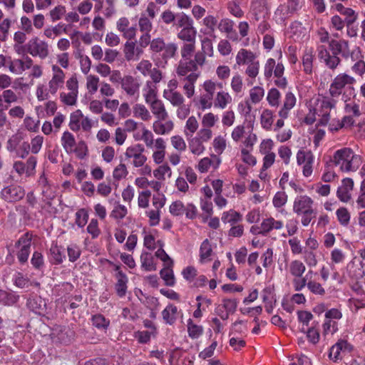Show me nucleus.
Masks as SVG:
<instances>
[{"label":"nucleus","mask_w":365,"mask_h":365,"mask_svg":"<svg viewBox=\"0 0 365 365\" xmlns=\"http://www.w3.org/2000/svg\"><path fill=\"white\" fill-rule=\"evenodd\" d=\"M195 48V42L183 43L180 47L181 59L176 67L178 81L182 85L187 98L193 96L195 84L200 76V66L196 61Z\"/></svg>","instance_id":"nucleus-1"},{"label":"nucleus","mask_w":365,"mask_h":365,"mask_svg":"<svg viewBox=\"0 0 365 365\" xmlns=\"http://www.w3.org/2000/svg\"><path fill=\"white\" fill-rule=\"evenodd\" d=\"M329 49L324 45L317 46V51L319 59L324 63L326 66L331 70H335L341 63L340 54L344 58H350L352 61L361 57L359 47L350 50L349 43L344 38L339 40L331 39L329 41Z\"/></svg>","instance_id":"nucleus-2"},{"label":"nucleus","mask_w":365,"mask_h":365,"mask_svg":"<svg viewBox=\"0 0 365 365\" xmlns=\"http://www.w3.org/2000/svg\"><path fill=\"white\" fill-rule=\"evenodd\" d=\"M331 162L339 167L343 173L355 172L362 163L361 157L354 153L350 148H343L336 150Z\"/></svg>","instance_id":"nucleus-3"},{"label":"nucleus","mask_w":365,"mask_h":365,"mask_svg":"<svg viewBox=\"0 0 365 365\" xmlns=\"http://www.w3.org/2000/svg\"><path fill=\"white\" fill-rule=\"evenodd\" d=\"M284 66L282 62L276 61L274 58H269L267 60L264 66V75L267 80H269L272 75L276 78L274 85L279 88L285 89L288 82L284 76Z\"/></svg>","instance_id":"nucleus-4"},{"label":"nucleus","mask_w":365,"mask_h":365,"mask_svg":"<svg viewBox=\"0 0 365 365\" xmlns=\"http://www.w3.org/2000/svg\"><path fill=\"white\" fill-rule=\"evenodd\" d=\"M145 151L143 145L137 143L128 147L125 152V157L128 160L134 168L143 167L148 158L144 155Z\"/></svg>","instance_id":"nucleus-5"},{"label":"nucleus","mask_w":365,"mask_h":365,"mask_svg":"<svg viewBox=\"0 0 365 365\" xmlns=\"http://www.w3.org/2000/svg\"><path fill=\"white\" fill-rule=\"evenodd\" d=\"M297 98L294 93L291 91L287 92L283 100L282 106L278 112V115L280 118L277 120L275 128H274V131L284 126V120L288 118L289 112L295 106Z\"/></svg>","instance_id":"nucleus-6"},{"label":"nucleus","mask_w":365,"mask_h":365,"mask_svg":"<svg viewBox=\"0 0 365 365\" xmlns=\"http://www.w3.org/2000/svg\"><path fill=\"white\" fill-rule=\"evenodd\" d=\"M26 49L32 56H38L41 59L46 58L49 53L48 43L38 37L32 38L29 41Z\"/></svg>","instance_id":"nucleus-7"},{"label":"nucleus","mask_w":365,"mask_h":365,"mask_svg":"<svg viewBox=\"0 0 365 365\" xmlns=\"http://www.w3.org/2000/svg\"><path fill=\"white\" fill-rule=\"evenodd\" d=\"M25 196V190L18 185H9L4 187L1 191V198L8 202H16Z\"/></svg>","instance_id":"nucleus-8"},{"label":"nucleus","mask_w":365,"mask_h":365,"mask_svg":"<svg viewBox=\"0 0 365 365\" xmlns=\"http://www.w3.org/2000/svg\"><path fill=\"white\" fill-rule=\"evenodd\" d=\"M355 79L345 73L336 76L330 85L329 93L332 97H339L346 85L353 84Z\"/></svg>","instance_id":"nucleus-9"},{"label":"nucleus","mask_w":365,"mask_h":365,"mask_svg":"<svg viewBox=\"0 0 365 365\" xmlns=\"http://www.w3.org/2000/svg\"><path fill=\"white\" fill-rule=\"evenodd\" d=\"M120 86L127 96L134 97L135 99L138 98L140 83L136 78L130 75L124 76Z\"/></svg>","instance_id":"nucleus-10"},{"label":"nucleus","mask_w":365,"mask_h":365,"mask_svg":"<svg viewBox=\"0 0 365 365\" xmlns=\"http://www.w3.org/2000/svg\"><path fill=\"white\" fill-rule=\"evenodd\" d=\"M212 37H205L201 40V51L196 52V61L200 66H204L206 61V56L212 57L214 54Z\"/></svg>","instance_id":"nucleus-11"},{"label":"nucleus","mask_w":365,"mask_h":365,"mask_svg":"<svg viewBox=\"0 0 365 365\" xmlns=\"http://www.w3.org/2000/svg\"><path fill=\"white\" fill-rule=\"evenodd\" d=\"M53 76L48 82V91L55 95L58 90L63 86L65 74L63 70L56 65L52 66Z\"/></svg>","instance_id":"nucleus-12"},{"label":"nucleus","mask_w":365,"mask_h":365,"mask_svg":"<svg viewBox=\"0 0 365 365\" xmlns=\"http://www.w3.org/2000/svg\"><path fill=\"white\" fill-rule=\"evenodd\" d=\"M336 97L324 96L319 100L320 103V115H322V122L325 124L328 123L330 117L329 111L331 108H334L336 106Z\"/></svg>","instance_id":"nucleus-13"},{"label":"nucleus","mask_w":365,"mask_h":365,"mask_svg":"<svg viewBox=\"0 0 365 365\" xmlns=\"http://www.w3.org/2000/svg\"><path fill=\"white\" fill-rule=\"evenodd\" d=\"M354 187L351 178H346L341 180V185L337 188L336 196L343 202H347L351 199V191Z\"/></svg>","instance_id":"nucleus-14"},{"label":"nucleus","mask_w":365,"mask_h":365,"mask_svg":"<svg viewBox=\"0 0 365 365\" xmlns=\"http://www.w3.org/2000/svg\"><path fill=\"white\" fill-rule=\"evenodd\" d=\"M313 200L307 195H301L295 198L293 204V211L297 215L312 210Z\"/></svg>","instance_id":"nucleus-15"},{"label":"nucleus","mask_w":365,"mask_h":365,"mask_svg":"<svg viewBox=\"0 0 365 365\" xmlns=\"http://www.w3.org/2000/svg\"><path fill=\"white\" fill-rule=\"evenodd\" d=\"M352 349L353 346L351 344H334L329 349V358L336 362L341 359L343 355L349 353Z\"/></svg>","instance_id":"nucleus-16"},{"label":"nucleus","mask_w":365,"mask_h":365,"mask_svg":"<svg viewBox=\"0 0 365 365\" xmlns=\"http://www.w3.org/2000/svg\"><path fill=\"white\" fill-rule=\"evenodd\" d=\"M250 9L255 20L257 21L269 13L267 0H252Z\"/></svg>","instance_id":"nucleus-17"},{"label":"nucleus","mask_w":365,"mask_h":365,"mask_svg":"<svg viewBox=\"0 0 365 365\" xmlns=\"http://www.w3.org/2000/svg\"><path fill=\"white\" fill-rule=\"evenodd\" d=\"M116 27L125 38L130 40L135 36L137 29L135 26L130 25L126 17L120 18L116 23Z\"/></svg>","instance_id":"nucleus-18"},{"label":"nucleus","mask_w":365,"mask_h":365,"mask_svg":"<svg viewBox=\"0 0 365 365\" xmlns=\"http://www.w3.org/2000/svg\"><path fill=\"white\" fill-rule=\"evenodd\" d=\"M217 18L214 15H207L203 18L202 24L205 27V30L202 29L200 30L204 34L208 35L210 37L213 38H216L215 30L217 26Z\"/></svg>","instance_id":"nucleus-19"},{"label":"nucleus","mask_w":365,"mask_h":365,"mask_svg":"<svg viewBox=\"0 0 365 365\" xmlns=\"http://www.w3.org/2000/svg\"><path fill=\"white\" fill-rule=\"evenodd\" d=\"M49 253L51 255L50 262L52 264H61L66 259L64 248L61 246H58L56 243H52L49 249Z\"/></svg>","instance_id":"nucleus-20"},{"label":"nucleus","mask_w":365,"mask_h":365,"mask_svg":"<svg viewBox=\"0 0 365 365\" xmlns=\"http://www.w3.org/2000/svg\"><path fill=\"white\" fill-rule=\"evenodd\" d=\"M148 104L150 105L152 113L157 119L166 120L168 118V113L162 101L156 99Z\"/></svg>","instance_id":"nucleus-21"},{"label":"nucleus","mask_w":365,"mask_h":365,"mask_svg":"<svg viewBox=\"0 0 365 365\" xmlns=\"http://www.w3.org/2000/svg\"><path fill=\"white\" fill-rule=\"evenodd\" d=\"M282 227V221L276 220L272 217L264 218L261 222V228L263 230L264 237L267 236L273 230H281Z\"/></svg>","instance_id":"nucleus-22"},{"label":"nucleus","mask_w":365,"mask_h":365,"mask_svg":"<svg viewBox=\"0 0 365 365\" xmlns=\"http://www.w3.org/2000/svg\"><path fill=\"white\" fill-rule=\"evenodd\" d=\"M115 277L117 279L115 284L116 294L119 297H123L125 296L127 292L128 278L125 273L120 272L115 274Z\"/></svg>","instance_id":"nucleus-23"},{"label":"nucleus","mask_w":365,"mask_h":365,"mask_svg":"<svg viewBox=\"0 0 365 365\" xmlns=\"http://www.w3.org/2000/svg\"><path fill=\"white\" fill-rule=\"evenodd\" d=\"M173 265L174 262H170V264H165L164 267L160 271V277L164 280L166 286L173 287L175 284Z\"/></svg>","instance_id":"nucleus-24"},{"label":"nucleus","mask_w":365,"mask_h":365,"mask_svg":"<svg viewBox=\"0 0 365 365\" xmlns=\"http://www.w3.org/2000/svg\"><path fill=\"white\" fill-rule=\"evenodd\" d=\"M197 35V30L194 26V24H191L183 29H180L179 32L177 34L178 39L185 42H195Z\"/></svg>","instance_id":"nucleus-25"},{"label":"nucleus","mask_w":365,"mask_h":365,"mask_svg":"<svg viewBox=\"0 0 365 365\" xmlns=\"http://www.w3.org/2000/svg\"><path fill=\"white\" fill-rule=\"evenodd\" d=\"M163 120L157 119L153 123V130L158 135H166L170 133L174 128V123L169 120L163 123Z\"/></svg>","instance_id":"nucleus-26"},{"label":"nucleus","mask_w":365,"mask_h":365,"mask_svg":"<svg viewBox=\"0 0 365 365\" xmlns=\"http://www.w3.org/2000/svg\"><path fill=\"white\" fill-rule=\"evenodd\" d=\"M255 60L256 55L250 50L241 48L236 55V63L239 66L250 64Z\"/></svg>","instance_id":"nucleus-27"},{"label":"nucleus","mask_w":365,"mask_h":365,"mask_svg":"<svg viewBox=\"0 0 365 365\" xmlns=\"http://www.w3.org/2000/svg\"><path fill=\"white\" fill-rule=\"evenodd\" d=\"M161 314L165 324L173 325L178 318V307L173 304H169Z\"/></svg>","instance_id":"nucleus-28"},{"label":"nucleus","mask_w":365,"mask_h":365,"mask_svg":"<svg viewBox=\"0 0 365 365\" xmlns=\"http://www.w3.org/2000/svg\"><path fill=\"white\" fill-rule=\"evenodd\" d=\"M61 145L66 153L68 155L73 153V149L76 145V141L74 135L69 131L63 133L61 138Z\"/></svg>","instance_id":"nucleus-29"},{"label":"nucleus","mask_w":365,"mask_h":365,"mask_svg":"<svg viewBox=\"0 0 365 365\" xmlns=\"http://www.w3.org/2000/svg\"><path fill=\"white\" fill-rule=\"evenodd\" d=\"M314 59V50L312 48H306L302 56L303 71L307 74H311L313 69V61Z\"/></svg>","instance_id":"nucleus-30"},{"label":"nucleus","mask_w":365,"mask_h":365,"mask_svg":"<svg viewBox=\"0 0 365 365\" xmlns=\"http://www.w3.org/2000/svg\"><path fill=\"white\" fill-rule=\"evenodd\" d=\"M143 96L146 103H149L157 98L158 89L153 83L147 81L143 88Z\"/></svg>","instance_id":"nucleus-31"},{"label":"nucleus","mask_w":365,"mask_h":365,"mask_svg":"<svg viewBox=\"0 0 365 365\" xmlns=\"http://www.w3.org/2000/svg\"><path fill=\"white\" fill-rule=\"evenodd\" d=\"M232 100V98L229 93L224 91H219L214 100V107L225 109L228 104L231 103Z\"/></svg>","instance_id":"nucleus-32"},{"label":"nucleus","mask_w":365,"mask_h":365,"mask_svg":"<svg viewBox=\"0 0 365 365\" xmlns=\"http://www.w3.org/2000/svg\"><path fill=\"white\" fill-rule=\"evenodd\" d=\"M163 96L169 101L173 106H181L184 103L182 95L173 89L165 90Z\"/></svg>","instance_id":"nucleus-33"},{"label":"nucleus","mask_w":365,"mask_h":365,"mask_svg":"<svg viewBox=\"0 0 365 365\" xmlns=\"http://www.w3.org/2000/svg\"><path fill=\"white\" fill-rule=\"evenodd\" d=\"M175 19L173 27L178 30L194 24V21L192 17L183 11L178 12Z\"/></svg>","instance_id":"nucleus-34"},{"label":"nucleus","mask_w":365,"mask_h":365,"mask_svg":"<svg viewBox=\"0 0 365 365\" xmlns=\"http://www.w3.org/2000/svg\"><path fill=\"white\" fill-rule=\"evenodd\" d=\"M274 112L272 110H263L260 115V123L262 127L266 130H270L274 122Z\"/></svg>","instance_id":"nucleus-35"},{"label":"nucleus","mask_w":365,"mask_h":365,"mask_svg":"<svg viewBox=\"0 0 365 365\" xmlns=\"http://www.w3.org/2000/svg\"><path fill=\"white\" fill-rule=\"evenodd\" d=\"M305 270L306 267L300 260H293L289 264V272L294 277H301Z\"/></svg>","instance_id":"nucleus-36"},{"label":"nucleus","mask_w":365,"mask_h":365,"mask_svg":"<svg viewBox=\"0 0 365 365\" xmlns=\"http://www.w3.org/2000/svg\"><path fill=\"white\" fill-rule=\"evenodd\" d=\"M242 220V215L233 210L228 212H224L222 216V220L224 223H229L231 225H235L236 223Z\"/></svg>","instance_id":"nucleus-37"},{"label":"nucleus","mask_w":365,"mask_h":365,"mask_svg":"<svg viewBox=\"0 0 365 365\" xmlns=\"http://www.w3.org/2000/svg\"><path fill=\"white\" fill-rule=\"evenodd\" d=\"M212 254V249L210 241L205 239L200 247V262H205L210 260V256Z\"/></svg>","instance_id":"nucleus-38"},{"label":"nucleus","mask_w":365,"mask_h":365,"mask_svg":"<svg viewBox=\"0 0 365 365\" xmlns=\"http://www.w3.org/2000/svg\"><path fill=\"white\" fill-rule=\"evenodd\" d=\"M220 161L219 159H217L215 161H212L209 158H204L201 159L197 166V170L201 173H207L209 168L212 166L214 169L218 168Z\"/></svg>","instance_id":"nucleus-39"},{"label":"nucleus","mask_w":365,"mask_h":365,"mask_svg":"<svg viewBox=\"0 0 365 365\" xmlns=\"http://www.w3.org/2000/svg\"><path fill=\"white\" fill-rule=\"evenodd\" d=\"M83 115L81 110H76L70 115L69 128L73 131H78L81 128V121Z\"/></svg>","instance_id":"nucleus-40"},{"label":"nucleus","mask_w":365,"mask_h":365,"mask_svg":"<svg viewBox=\"0 0 365 365\" xmlns=\"http://www.w3.org/2000/svg\"><path fill=\"white\" fill-rule=\"evenodd\" d=\"M281 93L276 88H270L267 95V101L271 107L277 108L279 106Z\"/></svg>","instance_id":"nucleus-41"},{"label":"nucleus","mask_w":365,"mask_h":365,"mask_svg":"<svg viewBox=\"0 0 365 365\" xmlns=\"http://www.w3.org/2000/svg\"><path fill=\"white\" fill-rule=\"evenodd\" d=\"M141 267L148 272L156 270V266L153 263V257L148 252H143L140 255Z\"/></svg>","instance_id":"nucleus-42"},{"label":"nucleus","mask_w":365,"mask_h":365,"mask_svg":"<svg viewBox=\"0 0 365 365\" xmlns=\"http://www.w3.org/2000/svg\"><path fill=\"white\" fill-rule=\"evenodd\" d=\"M338 331V323L334 320L325 319L322 324V335L326 337L327 335H333Z\"/></svg>","instance_id":"nucleus-43"},{"label":"nucleus","mask_w":365,"mask_h":365,"mask_svg":"<svg viewBox=\"0 0 365 365\" xmlns=\"http://www.w3.org/2000/svg\"><path fill=\"white\" fill-rule=\"evenodd\" d=\"M91 322L92 324L99 329H106L110 325V320L101 314L93 315Z\"/></svg>","instance_id":"nucleus-44"},{"label":"nucleus","mask_w":365,"mask_h":365,"mask_svg":"<svg viewBox=\"0 0 365 365\" xmlns=\"http://www.w3.org/2000/svg\"><path fill=\"white\" fill-rule=\"evenodd\" d=\"M19 297L13 293L0 289V304L11 306L16 303Z\"/></svg>","instance_id":"nucleus-45"},{"label":"nucleus","mask_w":365,"mask_h":365,"mask_svg":"<svg viewBox=\"0 0 365 365\" xmlns=\"http://www.w3.org/2000/svg\"><path fill=\"white\" fill-rule=\"evenodd\" d=\"M66 12V6L61 4L56 6L50 10L48 15L52 22H56L63 18Z\"/></svg>","instance_id":"nucleus-46"},{"label":"nucleus","mask_w":365,"mask_h":365,"mask_svg":"<svg viewBox=\"0 0 365 365\" xmlns=\"http://www.w3.org/2000/svg\"><path fill=\"white\" fill-rule=\"evenodd\" d=\"M128 214L127 207L120 204L116 205L110 214V217L117 221L123 220Z\"/></svg>","instance_id":"nucleus-47"},{"label":"nucleus","mask_w":365,"mask_h":365,"mask_svg":"<svg viewBox=\"0 0 365 365\" xmlns=\"http://www.w3.org/2000/svg\"><path fill=\"white\" fill-rule=\"evenodd\" d=\"M68 260L71 262L77 261L81 255V247L76 244H71L67 247Z\"/></svg>","instance_id":"nucleus-48"},{"label":"nucleus","mask_w":365,"mask_h":365,"mask_svg":"<svg viewBox=\"0 0 365 365\" xmlns=\"http://www.w3.org/2000/svg\"><path fill=\"white\" fill-rule=\"evenodd\" d=\"M31 263L35 269H43L45 267V262L42 253L38 251H35L32 255Z\"/></svg>","instance_id":"nucleus-49"},{"label":"nucleus","mask_w":365,"mask_h":365,"mask_svg":"<svg viewBox=\"0 0 365 365\" xmlns=\"http://www.w3.org/2000/svg\"><path fill=\"white\" fill-rule=\"evenodd\" d=\"M78 94L73 93V92H61L60 93L59 98L61 101L66 106H75L77 103Z\"/></svg>","instance_id":"nucleus-50"},{"label":"nucleus","mask_w":365,"mask_h":365,"mask_svg":"<svg viewBox=\"0 0 365 365\" xmlns=\"http://www.w3.org/2000/svg\"><path fill=\"white\" fill-rule=\"evenodd\" d=\"M23 140L22 135L21 133H16L13 135L6 143V149L10 152L13 153L17 150L19 144Z\"/></svg>","instance_id":"nucleus-51"},{"label":"nucleus","mask_w":365,"mask_h":365,"mask_svg":"<svg viewBox=\"0 0 365 365\" xmlns=\"http://www.w3.org/2000/svg\"><path fill=\"white\" fill-rule=\"evenodd\" d=\"M133 114L135 117L140 118L143 120H148L151 118L148 110L143 104L135 105Z\"/></svg>","instance_id":"nucleus-52"},{"label":"nucleus","mask_w":365,"mask_h":365,"mask_svg":"<svg viewBox=\"0 0 365 365\" xmlns=\"http://www.w3.org/2000/svg\"><path fill=\"white\" fill-rule=\"evenodd\" d=\"M199 126L198 122L195 116H190L188 118L186 122L185 128V135L188 136H192L193 133L197 130Z\"/></svg>","instance_id":"nucleus-53"},{"label":"nucleus","mask_w":365,"mask_h":365,"mask_svg":"<svg viewBox=\"0 0 365 365\" xmlns=\"http://www.w3.org/2000/svg\"><path fill=\"white\" fill-rule=\"evenodd\" d=\"M189 148L192 153L197 155L202 154L205 150V147L202 145V142L197 137L190 140L189 142Z\"/></svg>","instance_id":"nucleus-54"},{"label":"nucleus","mask_w":365,"mask_h":365,"mask_svg":"<svg viewBox=\"0 0 365 365\" xmlns=\"http://www.w3.org/2000/svg\"><path fill=\"white\" fill-rule=\"evenodd\" d=\"M336 215L341 225L347 226L349 224L351 216L346 207L339 208L336 212Z\"/></svg>","instance_id":"nucleus-55"},{"label":"nucleus","mask_w":365,"mask_h":365,"mask_svg":"<svg viewBox=\"0 0 365 365\" xmlns=\"http://www.w3.org/2000/svg\"><path fill=\"white\" fill-rule=\"evenodd\" d=\"M310 161H314V155L312 151H305L302 149L298 150L297 153V163L299 165Z\"/></svg>","instance_id":"nucleus-56"},{"label":"nucleus","mask_w":365,"mask_h":365,"mask_svg":"<svg viewBox=\"0 0 365 365\" xmlns=\"http://www.w3.org/2000/svg\"><path fill=\"white\" fill-rule=\"evenodd\" d=\"M344 111L346 114L354 118H358L361 115L359 105L354 101L346 103Z\"/></svg>","instance_id":"nucleus-57"},{"label":"nucleus","mask_w":365,"mask_h":365,"mask_svg":"<svg viewBox=\"0 0 365 365\" xmlns=\"http://www.w3.org/2000/svg\"><path fill=\"white\" fill-rule=\"evenodd\" d=\"M26 305L30 310L36 314H41V312L43 309L41 298H30L27 300Z\"/></svg>","instance_id":"nucleus-58"},{"label":"nucleus","mask_w":365,"mask_h":365,"mask_svg":"<svg viewBox=\"0 0 365 365\" xmlns=\"http://www.w3.org/2000/svg\"><path fill=\"white\" fill-rule=\"evenodd\" d=\"M200 208L203 212L204 221L208 220L212 215V203L210 200H200Z\"/></svg>","instance_id":"nucleus-59"},{"label":"nucleus","mask_w":365,"mask_h":365,"mask_svg":"<svg viewBox=\"0 0 365 365\" xmlns=\"http://www.w3.org/2000/svg\"><path fill=\"white\" fill-rule=\"evenodd\" d=\"M178 51V46L176 43L170 42L168 43H165V48H163V59L167 60L171 58L175 57Z\"/></svg>","instance_id":"nucleus-60"},{"label":"nucleus","mask_w":365,"mask_h":365,"mask_svg":"<svg viewBox=\"0 0 365 365\" xmlns=\"http://www.w3.org/2000/svg\"><path fill=\"white\" fill-rule=\"evenodd\" d=\"M9 70L10 72L15 74H21L24 71L23 60L22 59H14L10 60L8 65Z\"/></svg>","instance_id":"nucleus-61"},{"label":"nucleus","mask_w":365,"mask_h":365,"mask_svg":"<svg viewBox=\"0 0 365 365\" xmlns=\"http://www.w3.org/2000/svg\"><path fill=\"white\" fill-rule=\"evenodd\" d=\"M264 90L260 86H255L250 91V97L251 101L254 103H258L263 98Z\"/></svg>","instance_id":"nucleus-62"},{"label":"nucleus","mask_w":365,"mask_h":365,"mask_svg":"<svg viewBox=\"0 0 365 365\" xmlns=\"http://www.w3.org/2000/svg\"><path fill=\"white\" fill-rule=\"evenodd\" d=\"M294 12L295 11H291L290 9L287 5H280L275 11V16L278 17L281 21H284Z\"/></svg>","instance_id":"nucleus-63"},{"label":"nucleus","mask_w":365,"mask_h":365,"mask_svg":"<svg viewBox=\"0 0 365 365\" xmlns=\"http://www.w3.org/2000/svg\"><path fill=\"white\" fill-rule=\"evenodd\" d=\"M73 153H75L78 159H83L88 155V146L86 143L83 140L79 141L73 148Z\"/></svg>","instance_id":"nucleus-64"}]
</instances>
